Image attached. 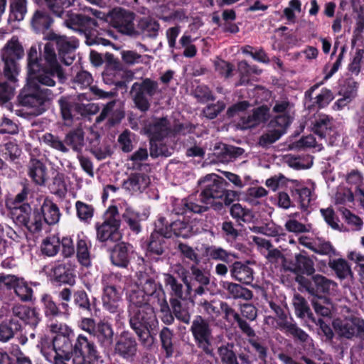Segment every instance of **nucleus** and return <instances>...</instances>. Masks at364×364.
Returning a JSON list of instances; mask_svg holds the SVG:
<instances>
[{
  "instance_id": "nucleus-1",
  "label": "nucleus",
  "mask_w": 364,
  "mask_h": 364,
  "mask_svg": "<svg viewBox=\"0 0 364 364\" xmlns=\"http://www.w3.org/2000/svg\"><path fill=\"white\" fill-rule=\"evenodd\" d=\"M27 61L28 78L32 82H38L41 85L53 87L55 85V75L60 82L66 80L51 42L45 44L41 54L40 46H32L28 52Z\"/></svg>"
},
{
  "instance_id": "nucleus-2",
  "label": "nucleus",
  "mask_w": 364,
  "mask_h": 364,
  "mask_svg": "<svg viewBox=\"0 0 364 364\" xmlns=\"http://www.w3.org/2000/svg\"><path fill=\"white\" fill-rule=\"evenodd\" d=\"M127 299L130 327L141 343L149 346L152 343L150 329L157 323L154 308L149 304L150 297L134 287L128 293Z\"/></svg>"
},
{
  "instance_id": "nucleus-3",
  "label": "nucleus",
  "mask_w": 364,
  "mask_h": 364,
  "mask_svg": "<svg viewBox=\"0 0 364 364\" xmlns=\"http://www.w3.org/2000/svg\"><path fill=\"white\" fill-rule=\"evenodd\" d=\"M38 85H41L38 82H32L28 79L27 87H24L19 95L21 105L34 116L43 113L54 97L50 90L41 88Z\"/></svg>"
},
{
  "instance_id": "nucleus-4",
  "label": "nucleus",
  "mask_w": 364,
  "mask_h": 364,
  "mask_svg": "<svg viewBox=\"0 0 364 364\" xmlns=\"http://www.w3.org/2000/svg\"><path fill=\"white\" fill-rule=\"evenodd\" d=\"M119 274H105L102 277L103 308L111 314L119 316L123 312L122 299L117 289H120L119 283L122 280Z\"/></svg>"
},
{
  "instance_id": "nucleus-5",
  "label": "nucleus",
  "mask_w": 364,
  "mask_h": 364,
  "mask_svg": "<svg viewBox=\"0 0 364 364\" xmlns=\"http://www.w3.org/2000/svg\"><path fill=\"white\" fill-rule=\"evenodd\" d=\"M159 93L158 82L148 77L133 83L129 91L135 107L143 112L149 109L151 98Z\"/></svg>"
},
{
  "instance_id": "nucleus-6",
  "label": "nucleus",
  "mask_w": 364,
  "mask_h": 364,
  "mask_svg": "<svg viewBox=\"0 0 364 364\" xmlns=\"http://www.w3.org/2000/svg\"><path fill=\"white\" fill-rule=\"evenodd\" d=\"M197 183L201 190L200 200L205 204H213L214 200L223 198L225 193V186L229 183L216 174H208L200 178Z\"/></svg>"
},
{
  "instance_id": "nucleus-7",
  "label": "nucleus",
  "mask_w": 364,
  "mask_h": 364,
  "mask_svg": "<svg viewBox=\"0 0 364 364\" xmlns=\"http://www.w3.org/2000/svg\"><path fill=\"white\" fill-rule=\"evenodd\" d=\"M119 226L120 218L117 208L109 207L105 213V221L96 226L97 238L101 242L119 240L121 237Z\"/></svg>"
},
{
  "instance_id": "nucleus-8",
  "label": "nucleus",
  "mask_w": 364,
  "mask_h": 364,
  "mask_svg": "<svg viewBox=\"0 0 364 364\" xmlns=\"http://www.w3.org/2000/svg\"><path fill=\"white\" fill-rule=\"evenodd\" d=\"M41 351L48 361H52L53 358L70 360L73 355L71 337H54L52 343L43 341Z\"/></svg>"
},
{
  "instance_id": "nucleus-9",
  "label": "nucleus",
  "mask_w": 364,
  "mask_h": 364,
  "mask_svg": "<svg viewBox=\"0 0 364 364\" xmlns=\"http://www.w3.org/2000/svg\"><path fill=\"white\" fill-rule=\"evenodd\" d=\"M196 346L206 354L212 352V328L209 322L200 315L195 316L190 328Z\"/></svg>"
},
{
  "instance_id": "nucleus-10",
  "label": "nucleus",
  "mask_w": 364,
  "mask_h": 364,
  "mask_svg": "<svg viewBox=\"0 0 364 364\" xmlns=\"http://www.w3.org/2000/svg\"><path fill=\"white\" fill-rule=\"evenodd\" d=\"M73 362L83 364L87 359L89 362L98 361L100 358L95 343L82 334L77 336L73 345Z\"/></svg>"
},
{
  "instance_id": "nucleus-11",
  "label": "nucleus",
  "mask_w": 364,
  "mask_h": 364,
  "mask_svg": "<svg viewBox=\"0 0 364 364\" xmlns=\"http://www.w3.org/2000/svg\"><path fill=\"white\" fill-rule=\"evenodd\" d=\"M333 326L341 337L347 339L355 337L364 341V319L362 318L352 316L344 320H335Z\"/></svg>"
},
{
  "instance_id": "nucleus-12",
  "label": "nucleus",
  "mask_w": 364,
  "mask_h": 364,
  "mask_svg": "<svg viewBox=\"0 0 364 364\" xmlns=\"http://www.w3.org/2000/svg\"><path fill=\"white\" fill-rule=\"evenodd\" d=\"M310 276L309 278L304 276L296 277V282L313 297L323 296L325 294L329 293L333 283L331 280L321 274H313Z\"/></svg>"
},
{
  "instance_id": "nucleus-13",
  "label": "nucleus",
  "mask_w": 364,
  "mask_h": 364,
  "mask_svg": "<svg viewBox=\"0 0 364 364\" xmlns=\"http://www.w3.org/2000/svg\"><path fill=\"white\" fill-rule=\"evenodd\" d=\"M48 39L53 44L55 43L59 58L65 65H70L75 59V50L78 46V42L75 38L50 33Z\"/></svg>"
},
{
  "instance_id": "nucleus-14",
  "label": "nucleus",
  "mask_w": 364,
  "mask_h": 364,
  "mask_svg": "<svg viewBox=\"0 0 364 364\" xmlns=\"http://www.w3.org/2000/svg\"><path fill=\"white\" fill-rule=\"evenodd\" d=\"M191 273L188 277L183 271V284L187 287V293L191 294L192 291L195 294L202 295L204 291V286L210 284V274L208 272L200 269L195 264L191 267Z\"/></svg>"
},
{
  "instance_id": "nucleus-15",
  "label": "nucleus",
  "mask_w": 364,
  "mask_h": 364,
  "mask_svg": "<svg viewBox=\"0 0 364 364\" xmlns=\"http://www.w3.org/2000/svg\"><path fill=\"white\" fill-rule=\"evenodd\" d=\"M319 84H315L307 90L304 93L305 105L309 111H313L315 109H322L327 107L334 99L332 91L328 88L323 87L315 97H313L314 92L319 87Z\"/></svg>"
},
{
  "instance_id": "nucleus-16",
  "label": "nucleus",
  "mask_w": 364,
  "mask_h": 364,
  "mask_svg": "<svg viewBox=\"0 0 364 364\" xmlns=\"http://www.w3.org/2000/svg\"><path fill=\"white\" fill-rule=\"evenodd\" d=\"M311 131L320 139L331 137L336 132L334 118L326 114L317 113L311 121Z\"/></svg>"
},
{
  "instance_id": "nucleus-17",
  "label": "nucleus",
  "mask_w": 364,
  "mask_h": 364,
  "mask_svg": "<svg viewBox=\"0 0 364 364\" xmlns=\"http://www.w3.org/2000/svg\"><path fill=\"white\" fill-rule=\"evenodd\" d=\"M134 18L132 12L122 9H114L110 13L112 25L124 33L130 34L134 32Z\"/></svg>"
},
{
  "instance_id": "nucleus-18",
  "label": "nucleus",
  "mask_w": 364,
  "mask_h": 364,
  "mask_svg": "<svg viewBox=\"0 0 364 364\" xmlns=\"http://www.w3.org/2000/svg\"><path fill=\"white\" fill-rule=\"evenodd\" d=\"M252 264L249 260L235 261L230 266L231 277L239 282L250 285L254 281L255 271Z\"/></svg>"
},
{
  "instance_id": "nucleus-19",
  "label": "nucleus",
  "mask_w": 364,
  "mask_h": 364,
  "mask_svg": "<svg viewBox=\"0 0 364 364\" xmlns=\"http://www.w3.org/2000/svg\"><path fill=\"white\" fill-rule=\"evenodd\" d=\"M114 353L127 361H134L137 353V343L135 338L127 334L121 335L115 343Z\"/></svg>"
},
{
  "instance_id": "nucleus-20",
  "label": "nucleus",
  "mask_w": 364,
  "mask_h": 364,
  "mask_svg": "<svg viewBox=\"0 0 364 364\" xmlns=\"http://www.w3.org/2000/svg\"><path fill=\"white\" fill-rule=\"evenodd\" d=\"M124 117V112L117 100L109 102L102 109L100 114L96 117V123H100L105 119H107V123L110 126H114L119 124Z\"/></svg>"
},
{
  "instance_id": "nucleus-21",
  "label": "nucleus",
  "mask_w": 364,
  "mask_h": 364,
  "mask_svg": "<svg viewBox=\"0 0 364 364\" xmlns=\"http://www.w3.org/2000/svg\"><path fill=\"white\" fill-rule=\"evenodd\" d=\"M165 284L170 287L171 291V304L176 317L182 320V307L181 300L182 299V286L176 279L171 274H165Z\"/></svg>"
},
{
  "instance_id": "nucleus-22",
  "label": "nucleus",
  "mask_w": 364,
  "mask_h": 364,
  "mask_svg": "<svg viewBox=\"0 0 364 364\" xmlns=\"http://www.w3.org/2000/svg\"><path fill=\"white\" fill-rule=\"evenodd\" d=\"M52 275L55 280L73 285L75 282V274L73 264L70 262L55 263L51 268Z\"/></svg>"
},
{
  "instance_id": "nucleus-23",
  "label": "nucleus",
  "mask_w": 364,
  "mask_h": 364,
  "mask_svg": "<svg viewBox=\"0 0 364 364\" xmlns=\"http://www.w3.org/2000/svg\"><path fill=\"white\" fill-rule=\"evenodd\" d=\"M67 27L73 30H80L91 32L97 26L96 19L88 16L87 14H71L65 21Z\"/></svg>"
},
{
  "instance_id": "nucleus-24",
  "label": "nucleus",
  "mask_w": 364,
  "mask_h": 364,
  "mask_svg": "<svg viewBox=\"0 0 364 364\" xmlns=\"http://www.w3.org/2000/svg\"><path fill=\"white\" fill-rule=\"evenodd\" d=\"M220 309L225 314V319L228 322H235L237 323V326L244 335H254L253 328L251 327L250 324H247L245 321L241 319L240 314L232 308L227 302L221 301Z\"/></svg>"
},
{
  "instance_id": "nucleus-25",
  "label": "nucleus",
  "mask_w": 364,
  "mask_h": 364,
  "mask_svg": "<svg viewBox=\"0 0 364 364\" xmlns=\"http://www.w3.org/2000/svg\"><path fill=\"white\" fill-rule=\"evenodd\" d=\"M150 179L142 173H132L124 181L123 188L130 193H141L149 186Z\"/></svg>"
},
{
  "instance_id": "nucleus-26",
  "label": "nucleus",
  "mask_w": 364,
  "mask_h": 364,
  "mask_svg": "<svg viewBox=\"0 0 364 364\" xmlns=\"http://www.w3.org/2000/svg\"><path fill=\"white\" fill-rule=\"evenodd\" d=\"M28 174L37 185H44L47 180V168L39 159L31 157L28 164Z\"/></svg>"
},
{
  "instance_id": "nucleus-27",
  "label": "nucleus",
  "mask_w": 364,
  "mask_h": 364,
  "mask_svg": "<svg viewBox=\"0 0 364 364\" xmlns=\"http://www.w3.org/2000/svg\"><path fill=\"white\" fill-rule=\"evenodd\" d=\"M362 173L357 169L349 171L346 176V181L348 188L355 193V197L364 203V183Z\"/></svg>"
},
{
  "instance_id": "nucleus-28",
  "label": "nucleus",
  "mask_w": 364,
  "mask_h": 364,
  "mask_svg": "<svg viewBox=\"0 0 364 364\" xmlns=\"http://www.w3.org/2000/svg\"><path fill=\"white\" fill-rule=\"evenodd\" d=\"M39 213L43 217L44 222L50 225L58 223L61 215L58 205L49 198L43 199Z\"/></svg>"
},
{
  "instance_id": "nucleus-29",
  "label": "nucleus",
  "mask_w": 364,
  "mask_h": 364,
  "mask_svg": "<svg viewBox=\"0 0 364 364\" xmlns=\"http://www.w3.org/2000/svg\"><path fill=\"white\" fill-rule=\"evenodd\" d=\"M102 347H109L113 342L114 331L111 324L105 321H100L96 324L92 335Z\"/></svg>"
},
{
  "instance_id": "nucleus-30",
  "label": "nucleus",
  "mask_w": 364,
  "mask_h": 364,
  "mask_svg": "<svg viewBox=\"0 0 364 364\" xmlns=\"http://www.w3.org/2000/svg\"><path fill=\"white\" fill-rule=\"evenodd\" d=\"M146 132L151 139L159 140L167 136L171 128L166 118L155 119L146 127Z\"/></svg>"
},
{
  "instance_id": "nucleus-31",
  "label": "nucleus",
  "mask_w": 364,
  "mask_h": 364,
  "mask_svg": "<svg viewBox=\"0 0 364 364\" xmlns=\"http://www.w3.org/2000/svg\"><path fill=\"white\" fill-rule=\"evenodd\" d=\"M269 119V108L262 105L253 109L252 114L243 117V124L246 127H254L261 123L267 122Z\"/></svg>"
},
{
  "instance_id": "nucleus-32",
  "label": "nucleus",
  "mask_w": 364,
  "mask_h": 364,
  "mask_svg": "<svg viewBox=\"0 0 364 364\" xmlns=\"http://www.w3.org/2000/svg\"><path fill=\"white\" fill-rule=\"evenodd\" d=\"M122 217L129 228L138 234L141 230L140 222L146 220L148 214L146 212L140 213L136 211L132 207H127Z\"/></svg>"
},
{
  "instance_id": "nucleus-33",
  "label": "nucleus",
  "mask_w": 364,
  "mask_h": 364,
  "mask_svg": "<svg viewBox=\"0 0 364 364\" xmlns=\"http://www.w3.org/2000/svg\"><path fill=\"white\" fill-rule=\"evenodd\" d=\"M221 286L228 293L230 297L234 299H242L249 301L253 297L252 291L240 284L225 281L222 282Z\"/></svg>"
},
{
  "instance_id": "nucleus-34",
  "label": "nucleus",
  "mask_w": 364,
  "mask_h": 364,
  "mask_svg": "<svg viewBox=\"0 0 364 364\" xmlns=\"http://www.w3.org/2000/svg\"><path fill=\"white\" fill-rule=\"evenodd\" d=\"M252 336H247L249 338L247 340L248 343L250 345L254 355L257 358V360L266 363L268 357V346L267 342L262 338H260L255 334V331L253 329Z\"/></svg>"
},
{
  "instance_id": "nucleus-35",
  "label": "nucleus",
  "mask_w": 364,
  "mask_h": 364,
  "mask_svg": "<svg viewBox=\"0 0 364 364\" xmlns=\"http://www.w3.org/2000/svg\"><path fill=\"white\" fill-rule=\"evenodd\" d=\"M134 287L150 298L155 296L159 289L157 288V284L154 279L146 273L143 272H140L138 274Z\"/></svg>"
},
{
  "instance_id": "nucleus-36",
  "label": "nucleus",
  "mask_w": 364,
  "mask_h": 364,
  "mask_svg": "<svg viewBox=\"0 0 364 364\" xmlns=\"http://www.w3.org/2000/svg\"><path fill=\"white\" fill-rule=\"evenodd\" d=\"M293 305L295 314L298 318H307L313 323H316V318L311 312L306 299L299 294H296L293 298Z\"/></svg>"
},
{
  "instance_id": "nucleus-37",
  "label": "nucleus",
  "mask_w": 364,
  "mask_h": 364,
  "mask_svg": "<svg viewBox=\"0 0 364 364\" xmlns=\"http://www.w3.org/2000/svg\"><path fill=\"white\" fill-rule=\"evenodd\" d=\"M130 247V245L125 243L117 244L110 255L112 263L117 267H126L129 261V252Z\"/></svg>"
},
{
  "instance_id": "nucleus-38",
  "label": "nucleus",
  "mask_w": 364,
  "mask_h": 364,
  "mask_svg": "<svg viewBox=\"0 0 364 364\" xmlns=\"http://www.w3.org/2000/svg\"><path fill=\"white\" fill-rule=\"evenodd\" d=\"M292 200L296 202L301 211H308L311 200L312 192L307 187L295 188L291 191Z\"/></svg>"
},
{
  "instance_id": "nucleus-39",
  "label": "nucleus",
  "mask_w": 364,
  "mask_h": 364,
  "mask_svg": "<svg viewBox=\"0 0 364 364\" xmlns=\"http://www.w3.org/2000/svg\"><path fill=\"white\" fill-rule=\"evenodd\" d=\"M11 218L14 222L19 226H25L28 223L29 215L32 213L31 207L28 203L10 206Z\"/></svg>"
},
{
  "instance_id": "nucleus-40",
  "label": "nucleus",
  "mask_w": 364,
  "mask_h": 364,
  "mask_svg": "<svg viewBox=\"0 0 364 364\" xmlns=\"http://www.w3.org/2000/svg\"><path fill=\"white\" fill-rule=\"evenodd\" d=\"M31 23L36 32H43L50 28L53 20L46 11L37 10L34 12Z\"/></svg>"
},
{
  "instance_id": "nucleus-41",
  "label": "nucleus",
  "mask_w": 364,
  "mask_h": 364,
  "mask_svg": "<svg viewBox=\"0 0 364 364\" xmlns=\"http://www.w3.org/2000/svg\"><path fill=\"white\" fill-rule=\"evenodd\" d=\"M180 214V209L174 208L171 213V223L169 226L165 228H159L161 233L166 237H179L181 235L182 230V221L176 218Z\"/></svg>"
},
{
  "instance_id": "nucleus-42",
  "label": "nucleus",
  "mask_w": 364,
  "mask_h": 364,
  "mask_svg": "<svg viewBox=\"0 0 364 364\" xmlns=\"http://www.w3.org/2000/svg\"><path fill=\"white\" fill-rule=\"evenodd\" d=\"M23 50L18 39L12 38L2 50V59L17 60L22 58Z\"/></svg>"
},
{
  "instance_id": "nucleus-43",
  "label": "nucleus",
  "mask_w": 364,
  "mask_h": 364,
  "mask_svg": "<svg viewBox=\"0 0 364 364\" xmlns=\"http://www.w3.org/2000/svg\"><path fill=\"white\" fill-rule=\"evenodd\" d=\"M65 143L71 146L74 151L81 154L85 145L84 133L82 129H76L68 132L65 136Z\"/></svg>"
},
{
  "instance_id": "nucleus-44",
  "label": "nucleus",
  "mask_w": 364,
  "mask_h": 364,
  "mask_svg": "<svg viewBox=\"0 0 364 364\" xmlns=\"http://www.w3.org/2000/svg\"><path fill=\"white\" fill-rule=\"evenodd\" d=\"M296 277L312 275L315 272L314 261L302 254L296 255Z\"/></svg>"
},
{
  "instance_id": "nucleus-45",
  "label": "nucleus",
  "mask_w": 364,
  "mask_h": 364,
  "mask_svg": "<svg viewBox=\"0 0 364 364\" xmlns=\"http://www.w3.org/2000/svg\"><path fill=\"white\" fill-rule=\"evenodd\" d=\"M233 343H226L218 348V353L223 364H240Z\"/></svg>"
},
{
  "instance_id": "nucleus-46",
  "label": "nucleus",
  "mask_w": 364,
  "mask_h": 364,
  "mask_svg": "<svg viewBox=\"0 0 364 364\" xmlns=\"http://www.w3.org/2000/svg\"><path fill=\"white\" fill-rule=\"evenodd\" d=\"M328 267L335 272L336 276L341 279L353 275L350 266L345 259H329Z\"/></svg>"
},
{
  "instance_id": "nucleus-47",
  "label": "nucleus",
  "mask_w": 364,
  "mask_h": 364,
  "mask_svg": "<svg viewBox=\"0 0 364 364\" xmlns=\"http://www.w3.org/2000/svg\"><path fill=\"white\" fill-rule=\"evenodd\" d=\"M60 247V240L58 236L53 235L46 237L42 240L41 250L42 253L48 257L57 255Z\"/></svg>"
},
{
  "instance_id": "nucleus-48",
  "label": "nucleus",
  "mask_w": 364,
  "mask_h": 364,
  "mask_svg": "<svg viewBox=\"0 0 364 364\" xmlns=\"http://www.w3.org/2000/svg\"><path fill=\"white\" fill-rule=\"evenodd\" d=\"M305 247L316 254L329 257L335 255L336 252L331 242L321 238H318L314 244H305Z\"/></svg>"
},
{
  "instance_id": "nucleus-49",
  "label": "nucleus",
  "mask_w": 364,
  "mask_h": 364,
  "mask_svg": "<svg viewBox=\"0 0 364 364\" xmlns=\"http://www.w3.org/2000/svg\"><path fill=\"white\" fill-rule=\"evenodd\" d=\"M151 299L153 300H156L157 304L160 308V311L163 314L161 317L162 321L167 324L171 323L173 321V316L171 312L163 290L159 289L156 296Z\"/></svg>"
},
{
  "instance_id": "nucleus-50",
  "label": "nucleus",
  "mask_w": 364,
  "mask_h": 364,
  "mask_svg": "<svg viewBox=\"0 0 364 364\" xmlns=\"http://www.w3.org/2000/svg\"><path fill=\"white\" fill-rule=\"evenodd\" d=\"M165 237L160 229L152 232L148 243V250L156 255H161L164 250Z\"/></svg>"
},
{
  "instance_id": "nucleus-51",
  "label": "nucleus",
  "mask_w": 364,
  "mask_h": 364,
  "mask_svg": "<svg viewBox=\"0 0 364 364\" xmlns=\"http://www.w3.org/2000/svg\"><path fill=\"white\" fill-rule=\"evenodd\" d=\"M278 325L282 330H285L287 335L291 336L294 339H298L301 342L307 341L308 334L301 328L298 327L296 323H292L287 321L278 323Z\"/></svg>"
},
{
  "instance_id": "nucleus-52",
  "label": "nucleus",
  "mask_w": 364,
  "mask_h": 364,
  "mask_svg": "<svg viewBox=\"0 0 364 364\" xmlns=\"http://www.w3.org/2000/svg\"><path fill=\"white\" fill-rule=\"evenodd\" d=\"M21 328V325L19 321H16L14 318H11L9 323L0 324V342H7Z\"/></svg>"
},
{
  "instance_id": "nucleus-53",
  "label": "nucleus",
  "mask_w": 364,
  "mask_h": 364,
  "mask_svg": "<svg viewBox=\"0 0 364 364\" xmlns=\"http://www.w3.org/2000/svg\"><path fill=\"white\" fill-rule=\"evenodd\" d=\"M284 134V132L279 131L276 128L269 129L264 132L258 139V145L267 149L271 144L278 141Z\"/></svg>"
},
{
  "instance_id": "nucleus-54",
  "label": "nucleus",
  "mask_w": 364,
  "mask_h": 364,
  "mask_svg": "<svg viewBox=\"0 0 364 364\" xmlns=\"http://www.w3.org/2000/svg\"><path fill=\"white\" fill-rule=\"evenodd\" d=\"M138 27L144 36L155 37L157 35L159 25L156 21L147 17L140 19Z\"/></svg>"
},
{
  "instance_id": "nucleus-55",
  "label": "nucleus",
  "mask_w": 364,
  "mask_h": 364,
  "mask_svg": "<svg viewBox=\"0 0 364 364\" xmlns=\"http://www.w3.org/2000/svg\"><path fill=\"white\" fill-rule=\"evenodd\" d=\"M77 216L83 223H90L94 215V208L92 205L80 200L75 203Z\"/></svg>"
},
{
  "instance_id": "nucleus-56",
  "label": "nucleus",
  "mask_w": 364,
  "mask_h": 364,
  "mask_svg": "<svg viewBox=\"0 0 364 364\" xmlns=\"http://www.w3.org/2000/svg\"><path fill=\"white\" fill-rule=\"evenodd\" d=\"M95 140L90 142V151L98 159L102 160L112 154L109 146L106 144H100L98 136L95 135Z\"/></svg>"
},
{
  "instance_id": "nucleus-57",
  "label": "nucleus",
  "mask_w": 364,
  "mask_h": 364,
  "mask_svg": "<svg viewBox=\"0 0 364 364\" xmlns=\"http://www.w3.org/2000/svg\"><path fill=\"white\" fill-rule=\"evenodd\" d=\"M312 306L315 312L323 317H330L331 311L330 309L325 306L326 304H329V299L326 296L313 297L311 300Z\"/></svg>"
},
{
  "instance_id": "nucleus-58",
  "label": "nucleus",
  "mask_w": 364,
  "mask_h": 364,
  "mask_svg": "<svg viewBox=\"0 0 364 364\" xmlns=\"http://www.w3.org/2000/svg\"><path fill=\"white\" fill-rule=\"evenodd\" d=\"M90 242L85 238L77 240V255L80 263L85 266L90 264Z\"/></svg>"
},
{
  "instance_id": "nucleus-59",
  "label": "nucleus",
  "mask_w": 364,
  "mask_h": 364,
  "mask_svg": "<svg viewBox=\"0 0 364 364\" xmlns=\"http://www.w3.org/2000/svg\"><path fill=\"white\" fill-rule=\"evenodd\" d=\"M358 83L353 78L346 79L341 86L338 94L353 100L357 96Z\"/></svg>"
},
{
  "instance_id": "nucleus-60",
  "label": "nucleus",
  "mask_w": 364,
  "mask_h": 364,
  "mask_svg": "<svg viewBox=\"0 0 364 364\" xmlns=\"http://www.w3.org/2000/svg\"><path fill=\"white\" fill-rule=\"evenodd\" d=\"M207 256L214 260H221L226 263L231 262L230 259V256H235V255L228 252L223 248L216 246H210L205 250Z\"/></svg>"
},
{
  "instance_id": "nucleus-61",
  "label": "nucleus",
  "mask_w": 364,
  "mask_h": 364,
  "mask_svg": "<svg viewBox=\"0 0 364 364\" xmlns=\"http://www.w3.org/2000/svg\"><path fill=\"white\" fill-rule=\"evenodd\" d=\"M11 18L14 20L22 21L27 12L26 0H11Z\"/></svg>"
},
{
  "instance_id": "nucleus-62",
  "label": "nucleus",
  "mask_w": 364,
  "mask_h": 364,
  "mask_svg": "<svg viewBox=\"0 0 364 364\" xmlns=\"http://www.w3.org/2000/svg\"><path fill=\"white\" fill-rule=\"evenodd\" d=\"M42 140L46 145L63 153H67L69 151L65 143L58 136L51 133H46L42 136Z\"/></svg>"
},
{
  "instance_id": "nucleus-63",
  "label": "nucleus",
  "mask_w": 364,
  "mask_h": 364,
  "mask_svg": "<svg viewBox=\"0 0 364 364\" xmlns=\"http://www.w3.org/2000/svg\"><path fill=\"white\" fill-rule=\"evenodd\" d=\"M48 8L57 16L61 17L64 9L70 6L73 0H44Z\"/></svg>"
},
{
  "instance_id": "nucleus-64",
  "label": "nucleus",
  "mask_w": 364,
  "mask_h": 364,
  "mask_svg": "<svg viewBox=\"0 0 364 364\" xmlns=\"http://www.w3.org/2000/svg\"><path fill=\"white\" fill-rule=\"evenodd\" d=\"M65 124L70 126L73 121V104L68 97H63L58 100Z\"/></svg>"
}]
</instances>
